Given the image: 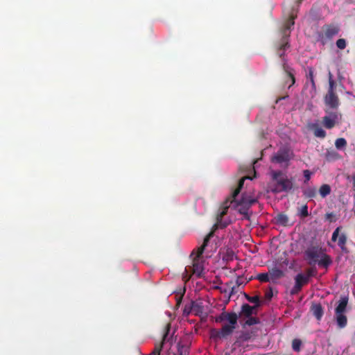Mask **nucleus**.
Returning a JSON list of instances; mask_svg holds the SVG:
<instances>
[{"label":"nucleus","instance_id":"f257e3e1","mask_svg":"<svg viewBox=\"0 0 355 355\" xmlns=\"http://www.w3.org/2000/svg\"><path fill=\"white\" fill-rule=\"evenodd\" d=\"M246 179L251 178L249 176H245L241 178L238 182L236 188L233 190L231 195L225 200L230 201V208L232 207L234 209H238V211L245 216H248L249 209L252 205L257 202V200L255 198L248 196L245 194H242L240 199L237 198L242 188L243 187L244 182Z\"/></svg>","mask_w":355,"mask_h":355},{"label":"nucleus","instance_id":"f03ea898","mask_svg":"<svg viewBox=\"0 0 355 355\" xmlns=\"http://www.w3.org/2000/svg\"><path fill=\"white\" fill-rule=\"evenodd\" d=\"M302 0H297L296 5L287 11L288 19L285 21L282 28V38L277 43V53L280 58L284 55L285 51L290 47L289 37L291 28L294 26L295 19L297 17L298 7Z\"/></svg>","mask_w":355,"mask_h":355},{"label":"nucleus","instance_id":"7ed1b4c3","mask_svg":"<svg viewBox=\"0 0 355 355\" xmlns=\"http://www.w3.org/2000/svg\"><path fill=\"white\" fill-rule=\"evenodd\" d=\"M304 256L309 265L318 263L320 267L327 268L332 263L331 257L326 254V249L319 245L309 246L304 251Z\"/></svg>","mask_w":355,"mask_h":355},{"label":"nucleus","instance_id":"20e7f679","mask_svg":"<svg viewBox=\"0 0 355 355\" xmlns=\"http://www.w3.org/2000/svg\"><path fill=\"white\" fill-rule=\"evenodd\" d=\"M214 236V232H210L204 239L202 244L198 247L196 251L193 250L190 257H193V262L191 266L186 268L185 270L187 272H191L193 275L197 277L202 276L204 270L203 261L201 259V256L203 254L206 247L207 246L210 239Z\"/></svg>","mask_w":355,"mask_h":355},{"label":"nucleus","instance_id":"39448f33","mask_svg":"<svg viewBox=\"0 0 355 355\" xmlns=\"http://www.w3.org/2000/svg\"><path fill=\"white\" fill-rule=\"evenodd\" d=\"M272 183L270 191L274 193L288 192L293 188V179L288 178L286 173L280 170L270 171Z\"/></svg>","mask_w":355,"mask_h":355},{"label":"nucleus","instance_id":"423d86ee","mask_svg":"<svg viewBox=\"0 0 355 355\" xmlns=\"http://www.w3.org/2000/svg\"><path fill=\"white\" fill-rule=\"evenodd\" d=\"M348 303V298L343 297L338 301V304L335 309V317L339 328L343 329L347 324V318L345 315Z\"/></svg>","mask_w":355,"mask_h":355},{"label":"nucleus","instance_id":"0eeeda50","mask_svg":"<svg viewBox=\"0 0 355 355\" xmlns=\"http://www.w3.org/2000/svg\"><path fill=\"white\" fill-rule=\"evenodd\" d=\"M229 200H225L219 208L218 213L216 216V223L214 225L213 230L211 232L214 233V231L218 229L225 228L230 223L226 220H223V218L227 214L228 209L230 208Z\"/></svg>","mask_w":355,"mask_h":355},{"label":"nucleus","instance_id":"6e6552de","mask_svg":"<svg viewBox=\"0 0 355 355\" xmlns=\"http://www.w3.org/2000/svg\"><path fill=\"white\" fill-rule=\"evenodd\" d=\"M340 28L338 26L327 24L323 26V33H319L318 41L324 45L328 40H331L334 36L338 34Z\"/></svg>","mask_w":355,"mask_h":355},{"label":"nucleus","instance_id":"1a4fd4ad","mask_svg":"<svg viewBox=\"0 0 355 355\" xmlns=\"http://www.w3.org/2000/svg\"><path fill=\"white\" fill-rule=\"evenodd\" d=\"M224 321H227L229 324H225L223 326L232 327V331H234L237 324L238 315L234 312L228 313L223 311L219 315L215 318L216 322L220 323Z\"/></svg>","mask_w":355,"mask_h":355},{"label":"nucleus","instance_id":"9d476101","mask_svg":"<svg viewBox=\"0 0 355 355\" xmlns=\"http://www.w3.org/2000/svg\"><path fill=\"white\" fill-rule=\"evenodd\" d=\"M289 150L286 148H281L271 158V162L277 164H287L290 160Z\"/></svg>","mask_w":355,"mask_h":355},{"label":"nucleus","instance_id":"9b49d317","mask_svg":"<svg viewBox=\"0 0 355 355\" xmlns=\"http://www.w3.org/2000/svg\"><path fill=\"white\" fill-rule=\"evenodd\" d=\"M232 327L223 326L220 330L213 329L211 330L210 333L211 338L213 339L225 338L233 333Z\"/></svg>","mask_w":355,"mask_h":355},{"label":"nucleus","instance_id":"f8f14e48","mask_svg":"<svg viewBox=\"0 0 355 355\" xmlns=\"http://www.w3.org/2000/svg\"><path fill=\"white\" fill-rule=\"evenodd\" d=\"M324 100L325 104L332 109H336L339 105V99L335 92H327Z\"/></svg>","mask_w":355,"mask_h":355},{"label":"nucleus","instance_id":"ddd939ff","mask_svg":"<svg viewBox=\"0 0 355 355\" xmlns=\"http://www.w3.org/2000/svg\"><path fill=\"white\" fill-rule=\"evenodd\" d=\"M338 120V114L336 112H331L329 116H324L322 119L324 126L327 129L333 128Z\"/></svg>","mask_w":355,"mask_h":355},{"label":"nucleus","instance_id":"4468645a","mask_svg":"<svg viewBox=\"0 0 355 355\" xmlns=\"http://www.w3.org/2000/svg\"><path fill=\"white\" fill-rule=\"evenodd\" d=\"M204 311V306L202 302H198L195 301H191L189 304V310L187 312V314H189L191 312H193L195 315H200Z\"/></svg>","mask_w":355,"mask_h":355},{"label":"nucleus","instance_id":"2eb2a0df","mask_svg":"<svg viewBox=\"0 0 355 355\" xmlns=\"http://www.w3.org/2000/svg\"><path fill=\"white\" fill-rule=\"evenodd\" d=\"M256 309V306H252L248 304H243L241 306V311L239 313V316L241 318H249L254 313V310Z\"/></svg>","mask_w":355,"mask_h":355},{"label":"nucleus","instance_id":"dca6fc26","mask_svg":"<svg viewBox=\"0 0 355 355\" xmlns=\"http://www.w3.org/2000/svg\"><path fill=\"white\" fill-rule=\"evenodd\" d=\"M269 275L270 280L272 282H275L276 280L282 278L284 275L283 270L277 267H274L269 270Z\"/></svg>","mask_w":355,"mask_h":355},{"label":"nucleus","instance_id":"f3484780","mask_svg":"<svg viewBox=\"0 0 355 355\" xmlns=\"http://www.w3.org/2000/svg\"><path fill=\"white\" fill-rule=\"evenodd\" d=\"M282 68L284 72L286 73L287 76L291 79V83L288 86L291 87L293 85L295 84V78L293 73V69L291 68L285 62L282 64Z\"/></svg>","mask_w":355,"mask_h":355},{"label":"nucleus","instance_id":"a211bd4d","mask_svg":"<svg viewBox=\"0 0 355 355\" xmlns=\"http://www.w3.org/2000/svg\"><path fill=\"white\" fill-rule=\"evenodd\" d=\"M311 311L317 320H320L323 315V308L320 304H313L311 306Z\"/></svg>","mask_w":355,"mask_h":355},{"label":"nucleus","instance_id":"6ab92c4d","mask_svg":"<svg viewBox=\"0 0 355 355\" xmlns=\"http://www.w3.org/2000/svg\"><path fill=\"white\" fill-rule=\"evenodd\" d=\"M309 280L304 277L302 273H299L295 277V284L300 289L309 283Z\"/></svg>","mask_w":355,"mask_h":355},{"label":"nucleus","instance_id":"aec40b11","mask_svg":"<svg viewBox=\"0 0 355 355\" xmlns=\"http://www.w3.org/2000/svg\"><path fill=\"white\" fill-rule=\"evenodd\" d=\"M311 129L313 131V134L316 137L324 138L326 137V132L318 124H312Z\"/></svg>","mask_w":355,"mask_h":355},{"label":"nucleus","instance_id":"412c9836","mask_svg":"<svg viewBox=\"0 0 355 355\" xmlns=\"http://www.w3.org/2000/svg\"><path fill=\"white\" fill-rule=\"evenodd\" d=\"M305 198L313 199L316 196L317 190L315 187H309L302 190Z\"/></svg>","mask_w":355,"mask_h":355},{"label":"nucleus","instance_id":"4be33fe9","mask_svg":"<svg viewBox=\"0 0 355 355\" xmlns=\"http://www.w3.org/2000/svg\"><path fill=\"white\" fill-rule=\"evenodd\" d=\"M347 236L345 234H341L338 239V245L340 248L341 250L344 252H347V248L346 247L347 243Z\"/></svg>","mask_w":355,"mask_h":355},{"label":"nucleus","instance_id":"5701e85b","mask_svg":"<svg viewBox=\"0 0 355 355\" xmlns=\"http://www.w3.org/2000/svg\"><path fill=\"white\" fill-rule=\"evenodd\" d=\"M331 192V187L327 184H323L319 188V193L322 198H326Z\"/></svg>","mask_w":355,"mask_h":355},{"label":"nucleus","instance_id":"b1692460","mask_svg":"<svg viewBox=\"0 0 355 355\" xmlns=\"http://www.w3.org/2000/svg\"><path fill=\"white\" fill-rule=\"evenodd\" d=\"M276 222L279 225L287 226L289 223V218L284 214H279L276 217Z\"/></svg>","mask_w":355,"mask_h":355},{"label":"nucleus","instance_id":"393cba45","mask_svg":"<svg viewBox=\"0 0 355 355\" xmlns=\"http://www.w3.org/2000/svg\"><path fill=\"white\" fill-rule=\"evenodd\" d=\"M259 322H260V321L258 318L252 317V315H251L249 318H246V320L244 322V323L243 324V327H245V326L250 327L254 324H259Z\"/></svg>","mask_w":355,"mask_h":355},{"label":"nucleus","instance_id":"a878e982","mask_svg":"<svg viewBox=\"0 0 355 355\" xmlns=\"http://www.w3.org/2000/svg\"><path fill=\"white\" fill-rule=\"evenodd\" d=\"M307 73H306V78L308 79H309L311 83V85H312V87L313 88H315V80H314V69H313V67H309L307 68Z\"/></svg>","mask_w":355,"mask_h":355},{"label":"nucleus","instance_id":"bb28decb","mask_svg":"<svg viewBox=\"0 0 355 355\" xmlns=\"http://www.w3.org/2000/svg\"><path fill=\"white\" fill-rule=\"evenodd\" d=\"M166 336V333L164 335L161 343H157L155 345V348H154L153 352V354L154 355H160V352H161V351H162V349L163 348L164 342V339H165Z\"/></svg>","mask_w":355,"mask_h":355},{"label":"nucleus","instance_id":"cd10ccee","mask_svg":"<svg viewBox=\"0 0 355 355\" xmlns=\"http://www.w3.org/2000/svg\"><path fill=\"white\" fill-rule=\"evenodd\" d=\"M178 355H188L189 348L187 346L182 345L181 343L178 344Z\"/></svg>","mask_w":355,"mask_h":355},{"label":"nucleus","instance_id":"c85d7f7f","mask_svg":"<svg viewBox=\"0 0 355 355\" xmlns=\"http://www.w3.org/2000/svg\"><path fill=\"white\" fill-rule=\"evenodd\" d=\"M245 297L247 300L251 303L255 304L256 309L260 305V301H259V297L258 295L255 296H249L248 295H245Z\"/></svg>","mask_w":355,"mask_h":355},{"label":"nucleus","instance_id":"c756f323","mask_svg":"<svg viewBox=\"0 0 355 355\" xmlns=\"http://www.w3.org/2000/svg\"><path fill=\"white\" fill-rule=\"evenodd\" d=\"M347 146V141L344 138H338L335 141V146L337 149L344 148Z\"/></svg>","mask_w":355,"mask_h":355},{"label":"nucleus","instance_id":"7c9ffc66","mask_svg":"<svg viewBox=\"0 0 355 355\" xmlns=\"http://www.w3.org/2000/svg\"><path fill=\"white\" fill-rule=\"evenodd\" d=\"M302 341L300 339L295 338L292 341V349L295 352H300L301 349Z\"/></svg>","mask_w":355,"mask_h":355},{"label":"nucleus","instance_id":"2f4dec72","mask_svg":"<svg viewBox=\"0 0 355 355\" xmlns=\"http://www.w3.org/2000/svg\"><path fill=\"white\" fill-rule=\"evenodd\" d=\"M257 279L259 280L261 282H268L270 280V275L268 273H259L257 276Z\"/></svg>","mask_w":355,"mask_h":355},{"label":"nucleus","instance_id":"473e14b6","mask_svg":"<svg viewBox=\"0 0 355 355\" xmlns=\"http://www.w3.org/2000/svg\"><path fill=\"white\" fill-rule=\"evenodd\" d=\"M315 274H316V269L314 268H310L306 270V274H304V277L309 281L310 278L311 277L315 276Z\"/></svg>","mask_w":355,"mask_h":355},{"label":"nucleus","instance_id":"72a5a7b5","mask_svg":"<svg viewBox=\"0 0 355 355\" xmlns=\"http://www.w3.org/2000/svg\"><path fill=\"white\" fill-rule=\"evenodd\" d=\"M336 46L340 49V50H343V49H345L347 46V42L345 39L343 38H340V39H338L336 42Z\"/></svg>","mask_w":355,"mask_h":355},{"label":"nucleus","instance_id":"f704fd0d","mask_svg":"<svg viewBox=\"0 0 355 355\" xmlns=\"http://www.w3.org/2000/svg\"><path fill=\"white\" fill-rule=\"evenodd\" d=\"M299 214L302 218H305L309 216V214L308 211V206L306 205H304L302 207Z\"/></svg>","mask_w":355,"mask_h":355},{"label":"nucleus","instance_id":"c9c22d12","mask_svg":"<svg viewBox=\"0 0 355 355\" xmlns=\"http://www.w3.org/2000/svg\"><path fill=\"white\" fill-rule=\"evenodd\" d=\"M303 175H304V184H307L308 182L311 179V176L312 175V173L309 171V170H304L303 171Z\"/></svg>","mask_w":355,"mask_h":355},{"label":"nucleus","instance_id":"e433bc0d","mask_svg":"<svg viewBox=\"0 0 355 355\" xmlns=\"http://www.w3.org/2000/svg\"><path fill=\"white\" fill-rule=\"evenodd\" d=\"M340 227H338L333 232L332 234V236H331V241L335 242L337 241V239H338L339 238V232H340Z\"/></svg>","mask_w":355,"mask_h":355},{"label":"nucleus","instance_id":"4c0bfd02","mask_svg":"<svg viewBox=\"0 0 355 355\" xmlns=\"http://www.w3.org/2000/svg\"><path fill=\"white\" fill-rule=\"evenodd\" d=\"M329 87L327 92H334L335 83H334V80L331 78V73H329Z\"/></svg>","mask_w":355,"mask_h":355},{"label":"nucleus","instance_id":"58836bf2","mask_svg":"<svg viewBox=\"0 0 355 355\" xmlns=\"http://www.w3.org/2000/svg\"><path fill=\"white\" fill-rule=\"evenodd\" d=\"M338 154L334 151L333 152H331V153H328L326 155V158L327 160H331V159H336L337 158H338Z\"/></svg>","mask_w":355,"mask_h":355},{"label":"nucleus","instance_id":"ea45409f","mask_svg":"<svg viewBox=\"0 0 355 355\" xmlns=\"http://www.w3.org/2000/svg\"><path fill=\"white\" fill-rule=\"evenodd\" d=\"M302 289H300L299 287H297L295 284L292 288V289L290 291L291 295H294L298 294Z\"/></svg>","mask_w":355,"mask_h":355},{"label":"nucleus","instance_id":"a19ab883","mask_svg":"<svg viewBox=\"0 0 355 355\" xmlns=\"http://www.w3.org/2000/svg\"><path fill=\"white\" fill-rule=\"evenodd\" d=\"M234 256V252L232 250H228L227 252V259H232Z\"/></svg>","mask_w":355,"mask_h":355},{"label":"nucleus","instance_id":"79ce46f5","mask_svg":"<svg viewBox=\"0 0 355 355\" xmlns=\"http://www.w3.org/2000/svg\"><path fill=\"white\" fill-rule=\"evenodd\" d=\"M265 297L266 299L268 300H270L272 297V293L271 291H268V292H266V294H265Z\"/></svg>","mask_w":355,"mask_h":355},{"label":"nucleus","instance_id":"37998d69","mask_svg":"<svg viewBox=\"0 0 355 355\" xmlns=\"http://www.w3.org/2000/svg\"><path fill=\"white\" fill-rule=\"evenodd\" d=\"M236 283L238 286H240L241 284H243V278L241 277H239L236 279Z\"/></svg>","mask_w":355,"mask_h":355},{"label":"nucleus","instance_id":"c03bdc74","mask_svg":"<svg viewBox=\"0 0 355 355\" xmlns=\"http://www.w3.org/2000/svg\"><path fill=\"white\" fill-rule=\"evenodd\" d=\"M189 310V304L185 306L184 309V313L186 315H188L187 312Z\"/></svg>","mask_w":355,"mask_h":355},{"label":"nucleus","instance_id":"a18cd8bd","mask_svg":"<svg viewBox=\"0 0 355 355\" xmlns=\"http://www.w3.org/2000/svg\"><path fill=\"white\" fill-rule=\"evenodd\" d=\"M352 186L354 189L355 190V175H352Z\"/></svg>","mask_w":355,"mask_h":355},{"label":"nucleus","instance_id":"49530a36","mask_svg":"<svg viewBox=\"0 0 355 355\" xmlns=\"http://www.w3.org/2000/svg\"><path fill=\"white\" fill-rule=\"evenodd\" d=\"M182 295L177 299V304L179 305L181 303Z\"/></svg>","mask_w":355,"mask_h":355},{"label":"nucleus","instance_id":"de8ad7c7","mask_svg":"<svg viewBox=\"0 0 355 355\" xmlns=\"http://www.w3.org/2000/svg\"><path fill=\"white\" fill-rule=\"evenodd\" d=\"M248 338H249V336H248V335H247V334H246V335H244V336H243V339L244 340H247Z\"/></svg>","mask_w":355,"mask_h":355}]
</instances>
